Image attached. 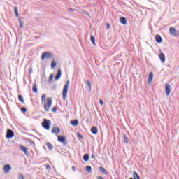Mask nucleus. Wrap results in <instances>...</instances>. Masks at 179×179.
<instances>
[{
  "label": "nucleus",
  "mask_w": 179,
  "mask_h": 179,
  "mask_svg": "<svg viewBox=\"0 0 179 179\" xmlns=\"http://www.w3.org/2000/svg\"><path fill=\"white\" fill-rule=\"evenodd\" d=\"M52 105V98L48 97L46 102L44 103L43 107L44 110L48 113L50 111V108H51V106Z\"/></svg>",
  "instance_id": "1"
},
{
  "label": "nucleus",
  "mask_w": 179,
  "mask_h": 179,
  "mask_svg": "<svg viewBox=\"0 0 179 179\" xmlns=\"http://www.w3.org/2000/svg\"><path fill=\"white\" fill-rule=\"evenodd\" d=\"M69 83H70L69 80H68L64 86L63 91H62L63 100H65L66 99V96L68 94V89L69 87Z\"/></svg>",
  "instance_id": "2"
},
{
  "label": "nucleus",
  "mask_w": 179,
  "mask_h": 179,
  "mask_svg": "<svg viewBox=\"0 0 179 179\" xmlns=\"http://www.w3.org/2000/svg\"><path fill=\"white\" fill-rule=\"evenodd\" d=\"M42 127L43 128L46 129V131H50V128H51V120L48 119H43Z\"/></svg>",
  "instance_id": "3"
},
{
  "label": "nucleus",
  "mask_w": 179,
  "mask_h": 179,
  "mask_svg": "<svg viewBox=\"0 0 179 179\" xmlns=\"http://www.w3.org/2000/svg\"><path fill=\"white\" fill-rule=\"evenodd\" d=\"M45 58L47 59H51L52 58H54V55H52V53H51L50 52H44L41 55L42 61H44V59H45Z\"/></svg>",
  "instance_id": "4"
},
{
  "label": "nucleus",
  "mask_w": 179,
  "mask_h": 179,
  "mask_svg": "<svg viewBox=\"0 0 179 179\" xmlns=\"http://www.w3.org/2000/svg\"><path fill=\"white\" fill-rule=\"evenodd\" d=\"M57 141L62 143L64 146H66L68 145V141H66V138L64 136H57Z\"/></svg>",
  "instance_id": "5"
},
{
  "label": "nucleus",
  "mask_w": 179,
  "mask_h": 179,
  "mask_svg": "<svg viewBox=\"0 0 179 179\" xmlns=\"http://www.w3.org/2000/svg\"><path fill=\"white\" fill-rule=\"evenodd\" d=\"M169 33L173 37H178V31L174 27L169 28Z\"/></svg>",
  "instance_id": "6"
},
{
  "label": "nucleus",
  "mask_w": 179,
  "mask_h": 179,
  "mask_svg": "<svg viewBox=\"0 0 179 179\" xmlns=\"http://www.w3.org/2000/svg\"><path fill=\"white\" fill-rule=\"evenodd\" d=\"M3 170L4 174H9V173H10V170H12V166L10 164H6L4 165Z\"/></svg>",
  "instance_id": "7"
},
{
  "label": "nucleus",
  "mask_w": 179,
  "mask_h": 179,
  "mask_svg": "<svg viewBox=\"0 0 179 179\" xmlns=\"http://www.w3.org/2000/svg\"><path fill=\"white\" fill-rule=\"evenodd\" d=\"M15 136V133L11 129H8L6 134V138L7 139H12Z\"/></svg>",
  "instance_id": "8"
},
{
  "label": "nucleus",
  "mask_w": 179,
  "mask_h": 179,
  "mask_svg": "<svg viewBox=\"0 0 179 179\" xmlns=\"http://www.w3.org/2000/svg\"><path fill=\"white\" fill-rule=\"evenodd\" d=\"M165 92L166 96H170V93H171V85L169 84L165 85Z\"/></svg>",
  "instance_id": "9"
},
{
  "label": "nucleus",
  "mask_w": 179,
  "mask_h": 179,
  "mask_svg": "<svg viewBox=\"0 0 179 179\" xmlns=\"http://www.w3.org/2000/svg\"><path fill=\"white\" fill-rule=\"evenodd\" d=\"M20 149H21V150H22V152H24V153L26 155V156H29V148L27 147L21 145Z\"/></svg>",
  "instance_id": "10"
},
{
  "label": "nucleus",
  "mask_w": 179,
  "mask_h": 179,
  "mask_svg": "<svg viewBox=\"0 0 179 179\" xmlns=\"http://www.w3.org/2000/svg\"><path fill=\"white\" fill-rule=\"evenodd\" d=\"M62 75V73L61 71V69H58L57 73L55 77V80H59V79L61 78Z\"/></svg>",
  "instance_id": "11"
},
{
  "label": "nucleus",
  "mask_w": 179,
  "mask_h": 179,
  "mask_svg": "<svg viewBox=\"0 0 179 179\" xmlns=\"http://www.w3.org/2000/svg\"><path fill=\"white\" fill-rule=\"evenodd\" d=\"M61 132V129L59 127H52V134H59Z\"/></svg>",
  "instance_id": "12"
},
{
  "label": "nucleus",
  "mask_w": 179,
  "mask_h": 179,
  "mask_svg": "<svg viewBox=\"0 0 179 179\" xmlns=\"http://www.w3.org/2000/svg\"><path fill=\"white\" fill-rule=\"evenodd\" d=\"M155 41L158 44H161V43L163 41V38H162V36H160V35H156L155 36Z\"/></svg>",
  "instance_id": "13"
},
{
  "label": "nucleus",
  "mask_w": 179,
  "mask_h": 179,
  "mask_svg": "<svg viewBox=\"0 0 179 179\" xmlns=\"http://www.w3.org/2000/svg\"><path fill=\"white\" fill-rule=\"evenodd\" d=\"M99 171L102 173V174H105L106 176H108V171L106 170V169L103 166L99 167Z\"/></svg>",
  "instance_id": "14"
},
{
  "label": "nucleus",
  "mask_w": 179,
  "mask_h": 179,
  "mask_svg": "<svg viewBox=\"0 0 179 179\" xmlns=\"http://www.w3.org/2000/svg\"><path fill=\"white\" fill-rule=\"evenodd\" d=\"M159 59H160L161 62H165L166 56L164 55V53L159 54Z\"/></svg>",
  "instance_id": "15"
},
{
  "label": "nucleus",
  "mask_w": 179,
  "mask_h": 179,
  "mask_svg": "<svg viewBox=\"0 0 179 179\" xmlns=\"http://www.w3.org/2000/svg\"><path fill=\"white\" fill-rule=\"evenodd\" d=\"M71 124L73 127H78L79 125V120H71Z\"/></svg>",
  "instance_id": "16"
},
{
  "label": "nucleus",
  "mask_w": 179,
  "mask_h": 179,
  "mask_svg": "<svg viewBox=\"0 0 179 179\" xmlns=\"http://www.w3.org/2000/svg\"><path fill=\"white\" fill-rule=\"evenodd\" d=\"M91 132L92 134H93L94 135H96L97 132H99V130L97 129V127H92L91 128Z\"/></svg>",
  "instance_id": "17"
},
{
  "label": "nucleus",
  "mask_w": 179,
  "mask_h": 179,
  "mask_svg": "<svg viewBox=\"0 0 179 179\" xmlns=\"http://www.w3.org/2000/svg\"><path fill=\"white\" fill-rule=\"evenodd\" d=\"M120 22L122 24H127V18L125 17H120Z\"/></svg>",
  "instance_id": "18"
},
{
  "label": "nucleus",
  "mask_w": 179,
  "mask_h": 179,
  "mask_svg": "<svg viewBox=\"0 0 179 179\" xmlns=\"http://www.w3.org/2000/svg\"><path fill=\"white\" fill-rule=\"evenodd\" d=\"M152 80H153V73L150 72L148 75V83H152Z\"/></svg>",
  "instance_id": "19"
},
{
  "label": "nucleus",
  "mask_w": 179,
  "mask_h": 179,
  "mask_svg": "<svg viewBox=\"0 0 179 179\" xmlns=\"http://www.w3.org/2000/svg\"><path fill=\"white\" fill-rule=\"evenodd\" d=\"M46 146L47 148H48L49 150H52V149H54V145H52V144H51V143H46Z\"/></svg>",
  "instance_id": "20"
},
{
  "label": "nucleus",
  "mask_w": 179,
  "mask_h": 179,
  "mask_svg": "<svg viewBox=\"0 0 179 179\" xmlns=\"http://www.w3.org/2000/svg\"><path fill=\"white\" fill-rule=\"evenodd\" d=\"M32 92H34V93H38V89L37 88V85L34 84L32 87Z\"/></svg>",
  "instance_id": "21"
},
{
  "label": "nucleus",
  "mask_w": 179,
  "mask_h": 179,
  "mask_svg": "<svg viewBox=\"0 0 179 179\" xmlns=\"http://www.w3.org/2000/svg\"><path fill=\"white\" fill-rule=\"evenodd\" d=\"M123 139H124V143H128V142H129V139L128 138V137L127 136V134H123Z\"/></svg>",
  "instance_id": "22"
},
{
  "label": "nucleus",
  "mask_w": 179,
  "mask_h": 179,
  "mask_svg": "<svg viewBox=\"0 0 179 179\" xmlns=\"http://www.w3.org/2000/svg\"><path fill=\"white\" fill-rule=\"evenodd\" d=\"M86 83H87V86L89 87V92H91L92 91V83H90V81H89V80H87Z\"/></svg>",
  "instance_id": "23"
},
{
  "label": "nucleus",
  "mask_w": 179,
  "mask_h": 179,
  "mask_svg": "<svg viewBox=\"0 0 179 179\" xmlns=\"http://www.w3.org/2000/svg\"><path fill=\"white\" fill-rule=\"evenodd\" d=\"M133 177L134 179H141V176L136 172H134Z\"/></svg>",
  "instance_id": "24"
},
{
  "label": "nucleus",
  "mask_w": 179,
  "mask_h": 179,
  "mask_svg": "<svg viewBox=\"0 0 179 179\" xmlns=\"http://www.w3.org/2000/svg\"><path fill=\"white\" fill-rule=\"evenodd\" d=\"M84 162H89V154H85L83 156Z\"/></svg>",
  "instance_id": "25"
},
{
  "label": "nucleus",
  "mask_w": 179,
  "mask_h": 179,
  "mask_svg": "<svg viewBox=\"0 0 179 179\" xmlns=\"http://www.w3.org/2000/svg\"><path fill=\"white\" fill-rule=\"evenodd\" d=\"M90 40L93 45H96V38H94V36H91Z\"/></svg>",
  "instance_id": "26"
},
{
  "label": "nucleus",
  "mask_w": 179,
  "mask_h": 179,
  "mask_svg": "<svg viewBox=\"0 0 179 179\" xmlns=\"http://www.w3.org/2000/svg\"><path fill=\"white\" fill-rule=\"evenodd\" d=\"M85 170L87 173H92V166H87L85 168Z\"/></svg>",
  "instance_id": "27"
},
{
  "label": "nucleus",
  "mask_w": 179,
  "mask_h": 179,
  "mask_svg": "<svg viewBox=\"0 0 179 179\" xmlns=\"http://www.w3.org/2000/svg\"><path fill=\"white\" fill-rule=\"evenodd\" d=\"M55 66H57V62L52 61V63H51L52 69H54V68H55Z\"/></svg>",
  "instance_id": "28"
},
{
  "label": "nucleus",
  "mask_w": 179,
  "mask_h": 179,
  "mask_svg": "<svg viewBox=\"0 0 179 179\" xmlns=\"http://www.w3.org/2000/svg\"><path fill=\"white\" fill-rule=\"evenodd\" d=\"M18 100L21 103H24V100L23 99V96H22V95H18Z\"/></svg>",
  "instance_id": "29"
},
{
  "label": "nucleus",
  "mask_w": 179,
  "mask_h": 179,
  "mask_svg": "<svg viewBox=\"0 0 179 179\" xmlns=\"http://www.w3.org/2000/svg\"><path fill=\"white\" fill-rule=\"evenodd\" d=\"M14 12L15 13V16L18 17L19 16V11L17 10V7H14Z\"/></svg>",
  "instance_id": "30"
},
{
  "label": "nucleus",
  "mask_w": 179,
  "mask_h": 179,
  "mask_svg": "<svg viewBox=\"0 0 179 179\" xmlns=\"http://www.w3.org/2000/svg\"><path fill=\"white\" fill-rule=\"evenodd\" d=\"M52 79H54V74H50L49 77V82H52Z\"/></svg>",
  "instance_id": "31"
},
{
  "label": "nucleus",
  "mask_w": 179,
  "mask_h": 179,
  "mask_svg": "<svg viewBox=\"0 0 179 179\" xmlns=\"http://www.w3.org/2000/svg\"><path fill=\"white\" fill-rule=\"evenodd\" d=\"M20 23V29H23V22H22V20L19 19Z\"/></svg>",
  "instance_id": "32"
},
{
  "label": "nucleus",
  "mask_w": 179,
  "mask_h": 179,
  "mask_svg": "<svg viewBox=\"0 0 179 179\" xmlns=\"http://www.w3.org/2000/svg\"><path fill=\"white\" fill-rule=\"evenodd\" d=\"M45 97H46L45 94L42 95V97H41L42 103H44V101H45L46 100Z\"/></svg>",
  "instance_id": "33"
},
{
  "label": "nucleus",
  "mask_w": 179,
  "mask_h": 179,
  "mask_svg": "<svg viewBox=\"0 0 179 179\" xmlns=\"http://www.w3.org/2000/svg\"><path fill=\"white\" fill-rule=\"evenodd\" d=\"M21 111L22 113H27V109H26V108H21Z\"/></svg>",
  "instance_id": "34"
},
{
  "label": "nucleus",
  "mask_w": 179,
  "mask_h": 179,
  "mask_svg": "<svg viewBox=\"0 0 179 179\" xmlns=\"http://www.w3.org/2000/svg\"><path fill=\"white\" fill-rule=\"evenodd\" d=\"M18 178L19 179H24V176H23V174L21 173V174L18 175Z\"/></svg>",
  "instance_id": "35"
},
{
  "label": "nucleus",
  "mask_w": 179,
  "mask_h": 179,
  "mask_svg": "<svg viewBox=\"0 0 179 179\" xmlns=\"http://www.w3.org/2000/svg\"><path fill=\"white\" fill-rule=\"evenodd\" d=\"M77 135H78V138H80V139H83V136H82L80 134L77 133Z\"/></svg>",
  "instance_id": "36"
},
{
  "label": "nucleus",
  "mask_w": 179,
  "mask_h": 179,
  "mask_svg": "<svg viewBox=\"0 0 179 179\" xmlns=\"http://www.w3.org/2000/svg\"><path fill=\"white\" fill-rule=\"evenodd\" d=\"M46 170H51V166H50V164L46 165L45 167Z\"/></svg>",
  "instance_id": "37"
},
{
  "label": "nucleus",
  "mask_w": 179,
  "mask_h": 179,
  "mask_svg": "<svg viewBox=\"0 0 179 179\" xmlns=\"http://www.w3.org/2000/svg\"><path fill=\"white\" fill-rule=\"evenodd\" d=\"M52 113H57V106L54 107V108L52 109Z\"/></svg>",
  "instance_id": "38"
},
{
  "label": "nucleus",
  "mask_w": 179,
  "mask_h": 179,
  "mask_svg": "<svg viewBox=\"0 0 179 179\" xmlns=\"http://www.w3.org/2000/svg\"><path fill=\"white\" fill-rule=\"evenodd\" d=\"M99 104H101V106H104V101L102 99H101L99 101Z\"/></svg>",
  "instance_id": "39"
},
{
  "label": "nucleus",
  "mask_w": 179,
  "mask_h": 179,
  "mask_svg": "<svg viewBox=\"0 0 179 179\" xmlns=\"http://www.w3.org/2000/svg\"><path fill=\"white\" fill-rule=\"evenodd\" d=\"M76 9L69 8V12H75Z\"/></svg>",
  "instance_id": "40"
},
{
  "label": "nucleus",
  "mask_w": 179,
  "mask_h": 179,
  "mask_svg": "<svg viewBox=\"0 0 179 179\" xmlns=\"http://www.w3.org/2000/svg\"><path fill=\"white\" fill-rule=\"evenodd\" d=\"M29 73H33V69H29Z\"/></svg>",
  "instance_id": "41"
},
{
  "label": "nucleus",
  "mask_w": 179,
  "mask_h": 179,
  "mask_svg": "<svg viewBox=\"0 0 179 179\" xmlns=\"http://www.w3.org/2000/svg\"><path fill=\"white\" fill-rule=\"evenodd\" d=\"M96 156L94 155V154H92L91 156V159H95Z\"/></svg>",
  "instance_id": "42"
},
{
  "label": "nucleus",
  "mask_w": 179,
  "mask_h": 179,
  "mask_svg": "<svg viewBox=\"0 0 179 179\" xmlns=\"http://www.w3.org/2000/svg\"><path fill=\"white\" fill-rule=\"evenodd\" d=\"M97 179H104V178L101 177V176H98Z\"/></svg>",
  "instance_id": "43"
},
{
  "label": "nucleus",
  "mask_w": 179,
  "mask_h": 179,
  "mask_svg": "<svg viewBox=\"0 0 179 179\" xmlns=\"http://www.w3.org/2000/svg\"><path fill=\"white\" fill-rule=\"evenodd\" d=\"M106 27H107V29H110V24H107Z\"/></svg>",
  "instance_id": "44"
},
{
  "label": "nucleus",
  "mask_w": 179,
  "mask_h": 179,
  "mask_svg": "<svg viewBox=\"0 0 179 179\" xmlns=\"http://www.w3.org/2000/svg\"><path fill=\"white\" fill-rule=\"evenodd\" d=\"M85 15H87V16H90V14H89V13L85 12Z\"/></svg>",
  "instance_id": "45"
},
{
  "label": "nucleus",
  "mask_w": 179,
  "mask_h": 179,
  "mask_svg": "<svg viewBox=\"0 0 179 179\" xmlns=\"http://www.w3.org/2000/svg\"><path fill=\"white\" fill-rule=\"evenodd\" d=\"M75 169H76L75 166H72L73 171H75Z\"/></svg>",
  "instance_id": "46"
},
{
  "label": "nucleus",
  "mask_w": 179,
  "mask_h": 179,
  "mask_svg": "<svg viewBox=\"0 0 179 179\" xmlns=\"http://www.w3.org/2000/svg\"><path fill=\"white\" fill-rule=\"evenodd\" d=\"M129 179H134V178H130Z\"/></svg>",
  "instance_id": "47"
}]
</instances>
